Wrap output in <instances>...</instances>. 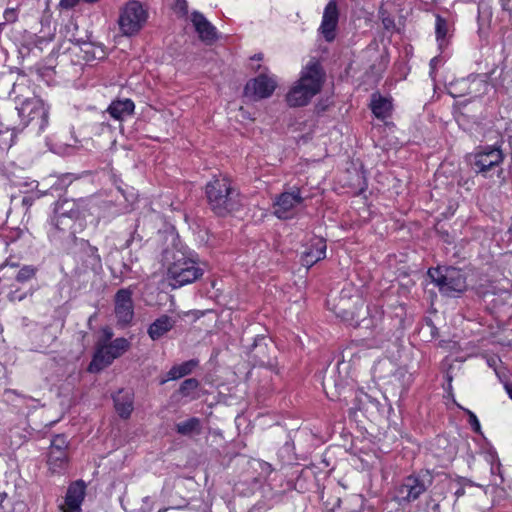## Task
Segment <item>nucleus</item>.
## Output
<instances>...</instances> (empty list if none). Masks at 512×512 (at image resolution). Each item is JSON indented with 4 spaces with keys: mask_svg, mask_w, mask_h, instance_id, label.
<instances>
[{
    "mask_svg": "<svg viewBox=\"0 0 512 512\" xmlns=\"http://www.w3.org/2000/svg\"><path fill=\"white\" fill-rule=\"evenodd\" d=\"M210 209L218 216L234 213L243 205V197L226 176L214 177L205 188Z\"/></svg>",
    "mask_w": 512,
    "mask_h": 512,
    "instance_id": "nucleus-3",
    "label": "nucleus"
},
{
    "mask_svg": "<svg viewBox=\"0 0 512 512\" xmlns=\"http://www.w3.org/2000/svg\"><path fill=\"white\" fill-rule=\"evenodd\" d=\"M502 37H501V43L503 46V49L509 48L512 46V30L508 28H502Z\"/></svg>",
    "mask_w": 512,
    "mask_h": 512,
    "instance_id": "nucleus-38",
    "label": "nucleus"
},
{
    "mask_svg": "<svg viewBox=\"0 0 512 512\" xmlns=\"http://www.w3.org/2000/svg\"><path fill=\"white\" fill-rule=\"evenodd\" d=\"M433 480V473L427 469L404 477L395 488V500L400 505L415 502L431 487Z\"/></svg>",
    "mask_w": 512,
    "mask_h": 512,
    "instance_id": "nucleus-6",
    "label": "nucleus"
},
{
    "mask_svg": "<svg viewBox=\"0 0 512 512\" xmlns=\"http://www.w3.org/2000/svg\"><path fill=\"white\" fill-rule=\"evenodd\" d=\"M36 274V268L32 265L23 266L16 275V280L18 282L24 283L31 278H33Z\"/></svg>",
    "mask_w": 512,
    "mask_h": 512,
    "instance_id": "nucleus-31",
    "label": "nucleus"
},
{
    "mask_svg": "<svg viewBox=\"0 0 512 512\" xmlns=\"http://www.w3.org/2000/svg\"><path fill=\"white\" fill-rule=\"evenodd\" d=\"M304 198L301 191L297 187H293L291 191L282 192L275 198L273 203V213L278 219H290L294 215V209L301 205Z\"/></svg>",
    "mask_w": 512,
    "mask_h": 512,
    "instance_id": "nucleus-10",
    "label": "nucleus"
},
{
    "mask_svg": "<svg viewBox=\"0 0 512 512\" xmlns=\"http://www.w3.org/2000/svg\"><path fill=\"white\" fill-rule=\"evenodd\" d=\"M152 510V503L150 497L143 498V506L141 507L142 512H150Z\"/></svg>",
    "mask_w": 512,
    "mask_h": 512,
    "instance_id": "nucleus-40",
    "label": "nucleus"
},
{
    "mask_svg": "<svg viewBox=\"0 0 512 512\" xmlns=\"http://www.w3.org/2000/svg\"><path fill=\"white\" fill-rule=\"evenodd\" d=\"M85 488L83 481H76L68 487L65 496L64 512H81V504L85 497Z\"/></svg>",
    "mask_w": 512,
    "mask_h": 512,
    "instance_id": "nucleus-13",
    "label": "nucleus"
},
{
    "mask_svg": "<svg viewBox=\"0 0 512 512\" xmlns=\"http://www.w3.org/2000/svg\"><path fill=\"white\" fill-rule=\"evenodd\" d=\"M76 43L80 46V49L84 53V60L91 61L94 59H100L104 57V51L101 48H96L91 43L86 41L77 40Z\"/></svg>",
    "mask_w": 512,
    "mask_h": 512,
    "instance_id": "nucleus-25",
    "label": "nucleus"
},
{
    "mask_svg": "<svg viewBox=\"0 0 512 512\" xmlns=\"http://www.w3.org/2000/svg\"><path fill=\"white\" fill-rule=\"evenodd\" d=\"M139 228H140V223H139V220H137V223L135 225V231L134 233L130 236V245L132 244H135L137 245L139 248L142 247V240L143 238L146 236V235H142L139 233Z\"/></svg>",
    "mask_w": 512,
    "mask_h": 512,
    "instance_id": "nucleus-37",
    "label": "nucleus"
},
{
    "mask_svg": "<svg viewBox=\"0 0 512 512\" xmlns=\"http://www.w3.org/2000/svg\"><path fill=\"white\" fill-rule=\"evenodd\" d=\"M336 367L331 370V373H335Z\"/></svg>",
    "mask_w": 512,
    "mask_h": 512,
    "instance_id": "nucleus-46",
    "label": "nucleus"
},
{
    "mask_svg": "<svg viewBox=\"0 0 512 512\" xmlns=\"http://www.w3.org/2000/svg\"><path fill=\"white\" fill-rule=\"evenodd\" d=\"M503 160L504 154L502 150L495 145L480 147L479 150L469 158L473 171L484 177H487L490 171L499 167Z\"/></svg>",
    "mask_w": 512,
    "mask_h": 512,
    "instance_id": "nucleus-8",
    "label": "nucleus"
},
{
    "mask_svg": "<svg viewBox=\"0 0 512 512\" xmlns=\"http://www.w3.org/2000/svg\"><path fill=\"white\" fill-rule=\"evenodd\" d=\"M18 115L25 126L31 125L40 133L48 125L49 107L40 98L26 99L18 108Z\"/></svg>",
    "mask_w": 512,
    "mask_h": 512,
    "instance_id": "nucleus-7",
    "label": "nucleus"
},
{
    "mask_svg": "<svg viewBox=\"0 0 512 512\" xmlns=\"http://www.w3.org/2000/svg\"><path fill=\"white\" fill-rule=\"evenodd\" d=\"M174 325L175 321L171 317L162 315L149 326L148 334L152 340H157L169 332Z\"/></svg>",
    "mask_w": 512,
    "mask_h": 512,
    "instance_id": "nucleus-18",
    "label": "nucleus"
},
{
    "mask_svg": "<svg viewBox=\"0 0 512 512\" xmlns=\"http://www.w3.org/2000/svg\"><path fill=\"white\" fill-rule=\"evenodd\" d=\"M463 410L467 413V415L469 417L468 422H469L471 428L473 429V431L476 433H481V426H480V422H479L477 416L472 411H470L468 409H463Z\"/></svg>",
    "mask_w": 512,
    "mask_h": 512,
    "instance_id": "nucleus-36",
    "label": "nucleus"
},
{
    "mask_svg": "<svg viewBox=\"0 0 512 512\" xmlns=\"http://www.w3.org/2000/svg\"><path fill=\"white\" fill-rule=\"evenodd\" d=\"M370 108L373 115L379 120H385L392 114V101L387 97H383L379 93L371 95Z\"/></svg>",
    "mask_w": 512,
    "mask_h": 512,
    "instance_id": "nucleus-16",
    "label": "nucleus"
},
{
    "mask_svg": "<svg viewBox=\"0 0 512 512\" xmlns=\"http://www.w3.org/2000/svg\"><path fill=\"white\" fill-rule=\"evenodd\" d=\"M113 337V333L110 328H104L103 329V338L99 340L98 342H102L105 344H109V341Z\"/></svg>",
    "mask_w": 512,
    "mask_h": 512,
    "instance_id": "nucleus-39",
    "label": "nucleus"
},
{
    "mask_svg": "<svg viewBox=\"0 0 512 512\" xmlns=\"http://www.w3.org/2000/svg\"><path fill=\"white\" fill-rule=\"evenodd\" d=\"M191 21L201 40L207 42L216 40V28L206 19L202 13L194 11L191 14Z\"/></svg>",
    "mask_w": 512,
    "mask_h": 512,
    "instance_id": "nucleus-15",
    "label": "nucleus"
},
{
    "mask_svg": "<svg viewBox=\"0 0 512 512\" xmlns=\"http://www.w3.org/2000/svg\"><path fill=\"white\" fill-rule=\"evenodd\" d=\"M322 385L325 390L329 385H333L336 389H338L344 386V380L340 377L333 378V375H325L323 378Z\"/></svg>",
    "mask_w": 512,
    "mask_h": 512,
    "instance_id": "nucleus-34",
    "label": "nucleus"
},
{
    "mask_svg": "<svg viewBox=\"0 0 512 512\" xmlns=\"http://www.w3.org/2000/svg\"><path fill=\"white\" fill-rule=\"evenodd\" d=\"M126 21H128L127 5H125L123 7L122 13H121V15L119 17V20H118V24H119L120 30L122 32V34L119 36V38H122V37L128 35V28H127L128 24L126 23Z\"/></svg>",
    "mask_w": 512,
    "mask_h": 512,
    "instance_id": "nucleus-35",
    "label": "nucleus"
},
{
    "mask_svg": "<svg viewBox=\"0 0 512 512\" xmlns=\"http://www.w3.org/2000/svg\"><path fill=\"white\" fill-rule=\"evenodd\" d=\"M440 61H441V60H440V58H439V57H437V56H436V57H433V58L430 60L429 65H430V69H431V71H430V73H431V74H432V73H434V71L436 70L437 65L440 63Z\"/></svg>",
    "mask_w": 512,
    "mask_h": 512,
    "instance_id": "nucleus-41",
    "label": "nucleus"
},
{
    "mask_svg": "<svg viewBox=\"0 0 512 512\" xmlns=\"http://www.w3.org/2000/svg\"><path fill=\"white\" fill-rule=\"evenodd\" d=\"M109 114L116 120H123V116L128 114V100L113 101L108 107Z\"/></svg>",
    "mask_w": 512,
    "mask_h": 512,
    "instance_id": "nucleus-26",
    "label": "nucleus"
},
{
    "mask_svg": "<svg viewBox=\"0 0 512 512\" xmlns=\"http://www.w3.org/2000/svg\"><path fill=\"white\" fill-rule=\"evenodd\" d=\"M324 81V73L318 62L311 61L303 69L298 82L286 95L290 107H302L320 92Z\"/></svg>",
    "mask_w": 512,
    "mask_h": 512,
    "instance_id": "nucleus-4",
    "label": "nucleus"
},
{
    "mask_svg": "<svg viewBox=\"0 0 512 512\" xmlns=\"http://www.w3.org/2000/svg\"><path fill=\"white\" fill-rule=\"evenodd\" d=\"M69 442L64 434H57L53 436L49 449L60 450L62 452H68Z\"/></svg>",
    "mask_w": 512,
    "mask_h": 512,
    "instance_id": "nucleus-29",
    "label": "nucleus"
},
{
    "mask_svg": "<svg viewBox=\"0 0 512 512\" xmlns=\"http://www.w3.org/2000/svg\"><path fill=\"white\" fill-rule=\"evenodd\" d=\"M166 242L160 262L166 271L168 284L177 289L200 279L204 274V264L199 261L197 254L184 246L174 231L166 234Z\"/></svg>",
    "mask_w": 512,
    "mask_h": 512,
    "instance_id": "nucleus-1",
    "label": "nucleus"
},
{
    "mask_svg": "<svg viewBox=\"0 0 512 512\" xmlns=\"http://www.w3.org/2000/svg\"><path fill=\"white\" fill-rule=\"evenodd\" d=\"M201 428V422L199 418L192 417L185 421L176 424V431L181 435H191L193 433H199Z\"/></svg>",
    "mask_w": 512,
    "mask_h": 512,
    "instance_id": "nucleus-24",
    "label": "nucleus"
},
{
    "mask_svg": "<svg viewBox=\"0 0 512 512\" xmlns=\"http://www.w3.org/2000/svg\"><path fill=\"white\" fill-rule=\"evenodd\" d=\"M463 494H464V490H463L462 488H461V489H458V490L455 492V495H456L457 497H460V496H462Z\"/></svg>",
    "mask_w": 512,
    "mask_h": 512,
    "instance_id": "nucleus-44",
    "label": "nucleus"
},
{
    "mask_svg": "<svg viewBox=\"0 0 512 512\" xmlns=\"http://www.w3.org/2000/svg\"><path fill=\"white\" fill-rule=\"evenodd\" d=\"M148 18L147 10L136 0L130 1V36L137 33Z\"/></svg>",
    "mask_w": 512,
    "mask_h": 512,
    "instance_id": "nucleus-17",
    "label": "nucleus"
},
{
    "mask_svg": "<svg viewBox=\"0 0 512 512\" xmlns=\"http://www.w3.org/2000/svg\"><path fill=\"white\" fill-rule=\"evenodd\" d=\"M263 341H265L264 337H258L257 339H255V342L253 344L254 357L258 358V363L261 366L272 365V362H271L270 358L264 357V355H260V354H262L264 352L263 351L264 347H263V345L261 343Z\"/></svg>",
    "mask_w": 512,
    "mask_h": 512,
    "instance_id": "nucleus-27",
    "label": "nucleus"
},
{
    "mask_svg": "<svg viewBox=\"0 0 512 512\" xmlns=\"http://www.w3.org/2000/svg\"><path fill=\"white\" fill-rule=\"evenodd\" d=\"M128 343L125 338H117L109 344L98 342L93 359L88 366V371L97 373L110 365L126 349Z\"/></svg>",
    "mask_w": 512,
    "mask_h": 512,
    "instance_id": "nucleus-9",
    "label": "nucleus"
},
{
    "mask_svg": "<svg viewBox=\"0 0 512 512\" xmlns=\"http://www.w3.org/2000/svg\"><path fill=\"white\" fill-rule=\"evenodd\" d=\"M198 364V360L191 359L181 364L174 365L167 373V379L163 380L162 383H165L166 381L169 380H177L186 375H189L198 366Z\"/></svg>",
    "mask_w": 512,
    "mask_h": 512,
    "instance_id": "nucleus-21",
    "label": "nucleus"
},
{
    "mask_svg": "<svg viewBox=\"0 0 512 512\" xmlns=\"http://www.w3.org/2000/svg\"><path fill=\"white\" fill-rule=\"evenodd\" d=\"M326 249V241L323 238L312 239L310 245L302 253V265L307 268L312 267L315 263L326 257Z\"/></svg>",
    "mask_w": 512,
    "mask_h": 512,
    "instance_id": "nucleus-14",
    "label": "nucleus"
},
{
    "mask_svg": "<svg viewBox=\"0 0 512 512\" xmlns=\"http://www.w3.org/2000/svg\"><path fill=\"white\" fill-rule=\"evenodd\" d=\"M89 200L60 199L55 203L54 215L50 220L49 236L51 239L66 243H74L76 235L84 230L85 213Z\"/></svg>",
    "mask_w": 512,
    "mask_h": 512,
    "instance_id": "nucleus-2",
    "label": "nucleus"
},
{
    "mask_svg": "<svg viewBox=\"0 0 512 512\" xmlns=\"http://www.w3.org/2000/svg\"><path fill=\"white\" fill-rule=\"evenodd\" d=\"M467 84L468 81L466 79L451 82L449 84V94L454 98L467 95Z\"/></svg>",
    "mask_w": 512,
    "mask_h": 512,
    "instance_id": "nucleus-28",
    "label": "nucleus"
},
{
    "mask_svg": "<svg viewBox=\"0 0 512 512\" xmlns=\"http://www.w3.org/2000/svg\"><path fill=\"white\" fill-rule=\"evenodd\" d=\"M141 202V200H138V203ZM143 207L147 209V211H150V202L147 198L142 199Z\"/></svg>",
    "mask_w": 512,
    "mask_h": 512,
    "instance_id": "nucleus-43",
    "label": "nucleus"
},
{
    "mask_svg": "<svg viewBox=\"0 0 512 512\" xmlns=\"http://www.w3.org/2000/svg\"><path fill=\"white\" fill-rule=\"evenodd\" d=\"M435 34L438 47L443 50L448 45L449 23L439 14L435 16Z\"/></svg>",
    "mask_w": 512,
    "mask_h": 512,
    "instance_id": "nucleus-23",
    "label": "nucleus"
},
{
    "mask_svg": "<svg viewBox=\"0 0 512 512\" xmlns=\"http://www.w3.org/2000/svg\"><path fill=\"white\" fill-rule=\"evenodd\" d=\"M339 8L336 0H329L326 4L318 33L326 42H333L337 36V28L339 22Z\"/></svg>",
    "mask_w": 512,
    "mask_h": 512,
    "instance_id": "nucleus-11",
    "label": "nucleus"
},
{
    "mask_svg": "<svg viewBox=\"0 0 512 512\" xmlns=\"http://www.w3.org/2000/svg\"><path fill=\"white\" fill-rule=\"evenodd\" d=\"M120 394L121 392H119V394L114 397L115 408L120 417L127 419L128 405L127 403L120 401Z\"/></svg>",
    "mask_w": 512,
    "mask_h": 512,
    "instance_id": "nucleus-33",
    "label": "nucleus"
},
{
    "mask_svg": "<svg viewBox=\"0 0 512 512\" xmlns=\"http://www.w3.org/2000/svg\"><path fill=\"white\" fill-rule=\"evenodd\" d=\"M202 512H210V511L204 510V511H202Z\"/></svg>",
    "mask_w": 512,
    "mask_h": 512,
    "instance_id": "nucleus-47",
    "label": "nucleus"
},
{
    "mask_svg": "<svg viewBox=\"0 0 512 512\" xmlns=\"http://www.w3.org/2000/svg\"><path fill=\"white\" fill-rule=\"evenodd\" d=\"M68 463V452L49 449L47 464L50 471L53 473H63L67 469Z\"/></svg>",
    "mask_w": 512,
    "mask_h": 512,
    "instance_id": "nucleus-20",
    "label": "nucleus"
},
{
    "mask_svg": "<svg viewBox=\"0 0 512 512\" xmlns=\"http://www.w3.org/2000/svg\"><path fill=\"white\" fill-rule=\"evenodd\" d=\"M427 275L443 296L457 297L467 289L466 275L459 268L432 267L428 269Z\"/></svg>",
    "mask_w": 512,
    "mask_h": 512,
    "instance_id": "nucleus-5",
    "label": "nucleus"
},
{
    "mask_svg": "<svg viewBox=\"0 0 512 512\" xmlns=\"http://www.w3.org/2000/svg\"><path fill=\"white\" fill-rule=\"evenodd\" d=\"M115 313L120 323H128V289H120L117 292Z\"/></svg>",
    "mask_w": 512,
    "mask_h": 512,
    "instance_id": "nucleus-22",
    "label": "nucleus"
},
{
    "mask_svg": "<svg viewBox=\"0 0 512 512\" xmlns=\"http://www.w3.org/2000/svg\"><path fill=\"white\" fill-rule=\"evenodd\" d=\"M199 387V381L195 378H188L184 380L179 388L182 396H190Z\"/></svg>",
    "mask_w": 512,
    "mask_h": 512,
    "instance_id": "nucleus-30",
    "label": "nucleus"
},
{
    "mask_svg": "<svg viewBox=\"0 0 512 512\" xmlns=\"http://www.w3.org/2000/svg\"><path fill=\"white\" fill-rule=\"evenodd\" d=\"M134 108H135V105L134 103L130 100V115L133 114L134 112Z\"/></svg>",
    "mask_w": 512,
    "mask_h": 512,
    "instance_id": "nucleus-45",
    "label": "nucleus"
},
{
    "mask_svg": "<svg viewBox=\"0 0 512 512\" xmlns=\"http://www.w3.org/2000/svg\"><path fill=\"white\" fill-rule=\"evenodd\" d=\"M277 86L276 80L265 74L249 80L244 87V96L252 100H260L270 97Z\"/></svg>",
    "mask_w": 512,
    "mask_h": 512,
    "instance_id": "nucleus-12",
    "label": "nucleus"
},
{
    "mask_svg": "<svg viewBox=\"0 0 512 512\" xmlns=\"http://www.w3.org/2000/svg\"><path fill=\"white\" fill-rule=\"evenodd\" d=\"M504 388H505L507 394L509 395V398L512 400V384L505 383Z\"/></svg>",
    "mask_w": 512,
    "mask_h": 512,
    "instance_id": "nucleus-42",
    "label": "nucleus"
},
{
    "mask_svg": "<svg viewBox=\"0 0 512 512\" xmlns=\"http://www.w3.org/2000/svg\"><path fill=\"white\" fill-rule=\"evenodd\" d=\"M466 80L468 81L466 93L472 99L478 98L486 94L490 88V84L488 83L484 76L471 75L468 78H466Z\"/></svg>",
    "mask_w": 512,
    "mask_h": 512,
    "instance_id": "nucleus-19",
    "label": "nucleus"
},
{
    "mask_svg": "<svg viewBox=\"0 0 512 512\" xmlns=\"http://www.w3.org/2000/svg\"><path fill=\"white\" fill-rule=\"evenodd\" d=\"M100 0H60L58 3V7L61 10H72L81 2L85 4H95Z\"/></svg>",
    "mask_w": 512,
    "mask_h": 512,
    "instance_id": "nucleus-32",
    "label": "nucleus"
}]
</instances>
